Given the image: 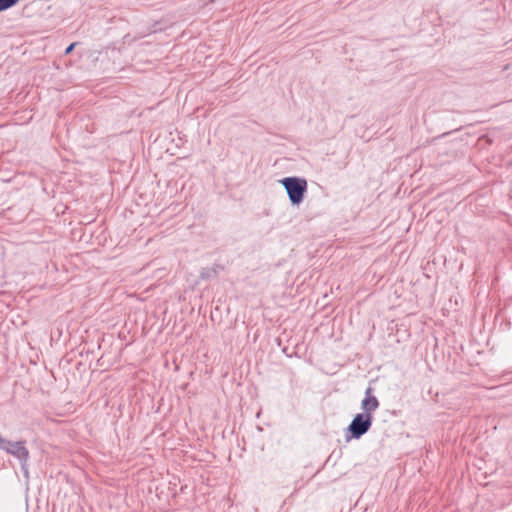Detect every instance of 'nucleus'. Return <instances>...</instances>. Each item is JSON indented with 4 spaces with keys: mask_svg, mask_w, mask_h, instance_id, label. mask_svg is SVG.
Segmentation results:
<instances>
[{
    "mask_svg": "<svg viewBox=\"0 0 512 512\" xmlns=\"http://www.w3.org/2000/svg\"><path fill=\"white\" fill-rule=\"evenodd\" d=\"M285 188L289 201L293 206H299L305 197L308 184L305 178L290 176L280 180Z\"/></svg>",
    "mask_w": 512,
    "mask_h": 512,
    "instance_id": "obj_1",
    "label": "nucleus"
},
{
    "mask_svg": "<svg viewBox=\"0 0 512 512\" xmlns=\"http://www.w3.org/2000/svg\"><path fill=\"white\" fill-rule=\"evenodd\" d=\"M0 449L20 461L21 469L25 474L28 473L27 465L30 458V452L26 447V440L10 441L0 435Z\"/></svg>",
    "mask_w": 512,
    "mask_h": 512,
    "instance_id": "obj_2",
    "label": "nucleus"
},
{
    "mask_svg": "<svg viewBox=\"0 0 512 512\" xmlns=\"http://www.w3.org/2000/svg\"><path fill=\"white\" fill-rule=\"evenodd\" d=\"M372 422V415L363 413L356 414L346 429L347 440L360 439L364 434H366L370 430Z\"/></svg>",
    "mask_w": 512,
    "mask_h": 512,
    "instance_id": "obj_3",
    "label": "nucleus"
},
{
    "mask_svg": "<svg viewBox=\"0 0 512 512\" xmlns=\"http://www.w3.org/2000/svg\"><path fill=\"white\" fill-rule=\"evenodd\" d=\"M372 392L373 389L371 387H368L365 391V397L361 402V409L363 410V414L372 415L380 405L378 399L372 395Z\"/></svg>",
    "mask_w": 512,
    "mask_h": 512,
    "instance_id": "obj_4",
    "label": "nucleus"
},
{
    "mask_svg": "<svg viewBox=\"0 0 512 512\" xmlns=\"http://www.w3.org/2000/svg\"><path fill=\"white\" fill-rule=\"evenodd\" d=\"M20 0H0V12L12 8L18 4Z\"/></svg>",
    "mask_w": 512,
    "mask_h": 512,
    "instance_id": "obj_5",
    "label": "nucleus"
},
{
    "mask_svg": "<svg viewBox=\"0 0 512 512\" xmlns=\"http://www.w3.org/2000/svg\"><path fill=\"white\" fill-rule=\"evenodd\" d=\"M77 43H71L66 49H65V55H69L75 48Z\"/></svg>",
    "mask_w": 512,
    "mask_h": 512,
    "instance_id": "obj_6",
    "label": "nucleus"
}]
</instances>
